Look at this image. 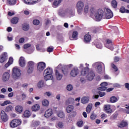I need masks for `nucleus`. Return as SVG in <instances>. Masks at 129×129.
Instances as JSON below:
<instances>
[{
  "mask_svg": "<svg viewBox=\"0 0 129 129\" xmlns=\"http://www.w3.org/2000/svg\"><path fill=\"white\" fill-rule=\"evenodd\" d=\"M91 18L94 19L96 22H100L102 19L104 20L107 19H111L113 17V13L109 9H107L105 13L101 9H99L97 11L95 8H92L90 9Z\"/></svg>",
  "mask_w": 129,
  "mask_h": 129,
  "instance_id": "1",
  "label": "nucleus"
},
{
  "mask_svg": "<svg viewBox=\"0 0 129 129\" xmlns=\"http://www.w3.org/2000/svg\"><path fill=\"white\" fill-rule=\"evenodd\" d=\"M58 16L61 18H68V17H74L75 12L71 9H66L63 12H58Z\"/></svg>",
  "mask_w": 129,
  "mask_h": 129,
  "instance_id": "2",
  "label": "nucleus"
},
{
  "mask_svg": "<svg viewBox=\"0 0 129 129\" xmlns=\"http://www.w3.org/2000/svg\"><path fill=\"white\" fill-rule=\"evenodd\" d=\"M92 67H93V68H95L97 73L99 74H101L102 72V67H103L104 69L105 68L104 63L101 62H96L92 64Z\"/></svg>",
  "mask_w": 129,
  "mask_h": 129,
  "instance_id": "3",
  "label": "nucleus"
},
{
  "mask_svg": "<svg viewBox=\"0 0 129 129\" xmlns=\"http://www.w3.org/2000/svg\"><path fill=\"white\" fill-rule=\"evenodd\" d=\"M62 69H63V67L62 64H59L55 69V76L57 80H61L62 77H63V75L61 74V71L62 72Z\"/></svg>",
  "mask_w": 129,
  "mask_h": 129,
  "instance_id": "4",
  "label": "nucleus"
},
{
  "mask_svg": "<svg viewBox=\"0 0 129 129\" xmlns=\"http://www.w3.org/2000/svg\"><path fill=\"white\" fill-rule=\"evenodd\" d=\"M22 74L21 73V70L18 68H14L13 69L12 72V78L14 80H17V79H20Z\"/></svg>",
  "mask_w": 129,
  "mask_h": 129,
  "instance_id": "5",
  "label": "nucleus"
},
{
  "mask_svg": "<svg viewBox=\"0 0 129 129\" xmlns=\"http://www.w3.org/2000/svg\"><path fill=\"white\" fill-rule=\"evenodd\" d=\"M76 7L77 9L78 14H79V15H81L83 11V8H84V3L82 1H79Z\"/></svg>",
  "mask_w": 129,
  "mask_h": 129,
  "instance_id": "6",
  "label": "nucleus"
},
{
  "mask_svg": "<svg viewBox=\"0 0 129 129\" xmlns=\"http://www.w3.org/2000/svg\"><path fill=\"white\" fill-rule=\"evenodd\" d=\"M22 123V122L21 121V120L18 119H13L11 121V122L10 123L11 127L14 128V127H17V126H19L20 124Z\"/></svg>",
  "mask_w": 129,
  "mask_h": 129,
  "instance_id": "7",
  "label": "nucleus"
},
{
  "mask_svg": "<svg viewBox=\"0 0 129 129\" xmlns=\"http://www.w3.org/2000/svg\"><path fill=\"white\" fill-rule=\"evenodd\" d=\"M1 118L4 122H7L9 120V116H8V114L4 110L1 112Z\"/></svg>",
  "mask_w": 129,
  "mask_h": 129,
  "instance_id": "8",
  "label": "nucleus"
},
{
  "mask_svg": "<svg viewBox=\"0 0 129 129\" xmlns=\"http://www.w3.org/2000/svg\"><path fill=\"white\" fill-rule=\"evenodd\" d=\"M86 65L87 67L86 68H83L81 71V75L82 76H85V75L89 72V64L86 63Z\"/></svg>",
  "mask_w": 129,
  "mask_h": 129,
  "instance_id": "9",
  "label": "nucleus"
},
{
  "mask_svg": "<svg viewBox=\"0 0 129 129\" xmlns=\"http://www.w3.org/2000/svg\"><path fill=\"white\" fill-rule=\"evenodd\" d=\"M105 47L109 49L111 51H113V44H112V41L111 40H106V43L105 44Z\"/></svg>",
  "mask_w": 129,
  "mask_h": 129,
  "instance_id": "10",
  "label": "nucleus"
},
{
  "mask_svg": "<svg viewBox=\"0 0 129 129\" xmlns=\"http://www.w3.org/2000/svg\"><path fill=\"white\" fill-rule=\"evenodd\" d=\"M11 75L10 73L6 72H5L2 76V80L4 82H7V81H9L10 79V77Z\"/></svg>",
  "mask_w": 129,
  "mask_h": 129,
  "instance_id": "11",
  "label": "nucleus"
},
{
  "mask_svg": "<svg viewBox=\"0 0 129 129\" xmlns=\"http://www.w3.org/2000/svg\"><path fill=\"white\" fill-rule=\"evenodd\" d=\"M46 67V63L44 62H40L38 63L37 70L40 72H42Z\"/></svg>",
  "mask_w": 129,
  "mask_h": 129,
  "instance_id": "12",
  "label": "nucleus"
},
{
  "mask_svg": "<svg viewBox=\"0 0 129 129\" xmlns=\"http://www.w3.org/2000/svg\"><path fill=\"white\" fill-rule=\"evenodd\" d=\"M8 59V53L7 52H3L0 58V63H4L5 61H7Z\"/></svg>",
  "mask_w": 129,
  "mask_h": 129,
  "instance_id": "13",
  "label": "nucleus"
},
{
  "mask_svg": "<svg viewBox=\"0 0 129 129\" xmlns=\"http://www.w3.org/2000/svg\"><path fill=\"white\" fill-rule=\"evenodd\" d=\"M72 66H73V64H70L69 65L64 66L62 67L63 69H61L62 73L64 75H66V74H67V73H68V69L69 68H71V67H72Z\"/></svg>",
  "mask_w": 129,
  "mask_h": 129,
  "instance_id": "14",
  "label": "nucleus"
},
{
  "mask_svg": "<svg viewBox=\"0 0 129 129\" xmlns=\"http://www.w3.org/2000/svg\"><path fill=\"white\" fill-rule=\"evenodd\" d=\"M94 77H95V74L93 71H91L87 75V78L90 81L93 80Z\"/></svg>",
  "mask_w": 129,
  "mask_h": 129,
  "instance_id": "15",
  "label": "nucleus"
},
{
  "mask_svg": "<svg viewBox=\"0 0 129 129\" xmlns=\"http://www.w3.org/2000/svg\"><path fill=\"white\" fill-rule=\"evenodd\" d=\"M107 85H108V84H107V82H104L101 83V87H99L98 88L99 90H101V91H105V90H106V89H107V87H106Z\"/></svg>",
  "mask_w": 129,
  "mask_h": 129,
  "instance_id": "16",
  "label": "nucleus"
},
{
  "mask_svg": "<svg viewBox=\"0 0 129 129\" xmlns=\"http://www.w3.org/2000/svg\"><path fill=\"white\" fill-rule=\"evenodd\" d=\"M70 74L72 77H75L76 76H77L78 74H79V70H78L77 68H74L71 71Z\"/></svg>",
  "mask_w": 129,
  "mask_h": 129,
  "instance_id": "17",
  "label": "nucleus"
},
{
  "mask_svg": "<svg viewBox=\"0 0 129 129\" xmlns=\"http://www.w3.org/2000/svg\"><path fill=\"white\" fill-rule=\"evenodd\" d=\"M104 109L106 111L107 113H111V112H112V109H111V106L109 104L104 105Z\"/></svg>",
  "mask_w": 129,
  "mask_h": 129,
  "instance_id": "18",
  "label": "nucleus"
},
{
  "mask_svg": "<svg viewBox=\"0 0 129 129\" xmlns=\"http://www.w3.org/2000/svg\"><path fill=\"white\" fill-rule=\"evenodd\" d=\"M78 39V32L77 31H74L72 36H70V40L71 41H75Z\"/></svg>",
  "mask_w": 129,
  "mask_h": 129,
  "instance_id": "19",
  "label": "nucleus"
},
{
  "mask_svg": "<svg viewBox=\"0 0 129 129\" xmlns=\"http://www.w3.org/2000/svg\"><path fill=\"white\" fill-rule=\"evenodd\" d=\"M98 95H94L93 96V99H98V97H103L106 94L105 92H98Z\"/></svg>",
  "mask_w": 129,
  "mask_h": 129,
  "instance_id": "20",
  "label": "nucleus"
},
{
  "mask_svg": "<svg viewBox=\"0 0 129 129\" xmlns=\"http://www.w3.org/2000/svg\"><path fill=\"white\" fill-rule=\"evenodd\" d=\"M128 123L127 121L122 120L119 124H118V126L120 128H123V127H126Z\"/></svg>",
  "mask_w": 129,
  "mask_h": 129,
  "instance_id": "21",
  "label": "nucleus"
},
{
  "mask_svg": "<svg viewBox=\"0 0 129 129\" xmlns=\"http://www.w3.org/2000/svg\"><path fill=\"white\" fill-rule=\"evenodd\" d=\"M19 65L21 67H25L26 66V60L23 56L20 57L19 59Z\"/></svg>",
  "mask_w": 129,
  "mask_h": 129,
  "instance_id": "22",
  "label": "nucleus"
},
{
  "mask_svg": "<svg viewBox=\"0 0 129 129\" xmlns=\"http://www.w3.org/2000/svg\"><path fill=\"white\" fill-rule=\"evenodd\" d=\"M53 115V110L51 109H48L46 110L44 114L45 117H50Z\"/></svg>",
  "mask_w": 129,
  "mask_h": 129,
  "instance_id": "23",
  "label": "nucleus"
},
{
  "mask_svg": "<svg viewBox=\"0 0 129 129\" xmlns=\"http://www.w3.org/2000/svg\"><path fill=\"white\" fill-rule=\"evenodd\" d=\"M44 79L45 81L48 80H52V79H53V75L50 74H45Z\"/></svg>",
  "mask_w": 129,
  "mask_h": 129,
  "instance_id": "24",
  "label": "nucleus"
},
{
  "mask_svg": "<svg viewBox=\"0 0 129 129\" xmlns=\"http://www.w3.org/2000/svg\"><path fill=\"white\" fill-rule=\"evenodd\" d=\"M91 40V35L89 34H86L85 35L84 42L85 43H89Z\"/></svg>",
  "mask_w": 129,
  "mask_h": 129,
  "instance_id": "25",
  "label": "nucleus"
},
{
  "mask_svg": "<svg viewBox=\"0 0 129 129\" xmlns=\"http://www.w3.org/2000/svg\"><path fill=\"white\" fill-rule=\"evenodd\" d=\"M61 3H62V0H55L52 4V6L53 8H57Z\"/></svg>",
  "mask_w": 129,
  "mask_h": 129,
  "instance_id": "26",
  "label": "nucleus"
},
{
  "mask_svg": "<svg viewBox=\"0 0 129 129\" xmlns=\"http://www.w3.org/2000/svg\"><path fill=\"white\" fill-rule=\"evenodd\" d=\"M44 74H53V69L50 68H47L44 71Z\"/></svg>",
  "mask_w": 129,
  "mask_h": 129,
  "instance_id": "27",
  "label": "nucleus"
},
{
  "mask_svg": "<svg viewBox=\"0 0 129 129\" xmlns=\"http://www.w3.org/2000/svg\"><path fill=\"white\" fill-rule=\"evenodd\" d=\"M120 13H121V14H124V13H126V14H129V10L125 9V8L124 7L122 6L119 9Z\"/></svg>",
  "mask_w": 129,
  "mask_h": 129,
  "instance_id": "28",
  "label": "nucleus"
},
{
  "mask_svg": "<svg viewBox=\"0 0 129 129\" xmlns=\"http://www.w3.org/2000/svg\"><path fill=\"white\" fill-rule=\"evenodd\" d=\"M75 100L72 98H69L66 102L67 105H69V104H73L74 103Z\"/></svg>",
  "mask_w": 129,
  "mask_h": 129,
  "instance_id": "29",
  "label": "nucleus"
},
{
  "mask_svg": "<svg viewBox=\"0 0 129 129\" xmlns=\"http://www.w3.org/2000/svg\"><path fill=\"white\" fill-rule=\"evenodd\" d=\"M73 109H74V106L73 105H69L66 108L67 112L70 113V112L73 111Z\"/></svg>",
  "mask_w": 129,
  "mask_h": 129,
  "instance_id": "30",
  "label": "nucleus"
},
{
  "mask_svg": "<svg viewBox=\"0 0 129 129\" xmlns=\"http://www.w3.org/2000/svg\"><path fill=\"white\" fill-rule=\"evenodd\" d=\"M88 101H89V97H84L81 99V102L84 104L88 103Z\"/></svg>",
  "mask_w": 129,
  "mask_h": 129,
  "instance_id": "31",
  "label": "nucleus"
},
{
  "mask_svg": "<svg viewBox=\"0 0 129 129\" xmlns=\"http://www.w3.org/2000/svg\"><path fill=\"white\" fill-rule=\"evenodd\" d=\"M92 109V104L90 103L86 107V111L87 113H90V111Z\"/></svg>",
  "mask_w": 129,
  "mask_h": 129,
  "instance_id": "32",
  "label": "nucleus"
},
{
  "mask_svg": "<svg viewBox=\"0 0 129 129\" xmlns=\"http://www.w3.org/2000/svg\"><path fill=\"white\" fill-rule=\"evenodd\" d=\"M29 28V24L24 23L22 25V30H23V31H28Z\"/></svg>",
  "mask_w": 129,
  "mask_h": 129,
  "instance_id": "33",
  "label": "nucleus"
},
{
  "mask_svg": "<svg viewBox=\"0 0 129 129\" xmlns=\"http://www.w3.org/2000/svg\"><path fill=\"white\" fill-rule=\"evenodd\" d=\"M32 109L33 111H37V110H39L40 109V105L35 104L32 106Z\"/></svg>",
  "mask_w": 129,
  "mask_h": 129,
  "instance_id": "34",
  "label": "nucleus"
},
{
  "mask_svg": "<svg viewBox=\"0 0 129 129\" xmlns=\"http://www.w3.org/2000/svg\"><path fill=\"white\" fill-rule=\"evenodd\" d=\"M42 104L43 106H45L46 107H47V106H49V101H48V100L47 99H44L42 101Z\"/></svg>",
  "mask_w": 129,
  "mask_h": 129,
  "instance_id": "35",
  "label": "nucleus"
},
{
  "mask_svg": "<svg viewBox=\"0 0 129 129\" xmlns=\"http://www.w3.org/2000/svg\"><path fill=\"white\" fill-rule=\"evenodd\" d=\"M57 116L60 118H64L65 117V114L63 111H59L57 113Z\"/></svg>",
  "mask_w": 129,
  "mask_h": 129,
  "instance_id": "36",
  "label": "nucleus"
},
{
  "mask_svg": "<svg viewBox=\"0 0 129 129\" xmlns=\"http://www.w3.org/2000/svg\"><path fill=\"white\" fill-rule=\"evenodd\" d=\"M15 109L16 111L21 113V112H23V107L22 106H17L15 107Z\"/></svg>",
  "mask_w": 129,
  "mask_h": 129,
  "instance_id": "37",
  "label": "nucleus"
},
{
  "mask_svg": "<svg viewBox=\"0 0 129 129\" xmlns=\"http://www.w3.org/2000/svg\"><path fill=\"white\" fill-rule=\"evenodd\" d=\"M118 100V99L115 96H112L110 98V102H111L112 103H114L115 102H116V101H117Z\"/></svg>",
  "mask_w": 129,
  "mask_h": 129,
  "instance_id": "38",
  "label": "nucleus"
},
{
  "mask_svg": "<svg viewBox=\"0 0 129 129\" xmlns=\"http://www.w3.org/2000/svg\"><path fill=\"white\" fill-rule=\"evenodd\" d=\"M31 116V112H30V111L29 110H26L25 111L24 113V117H30V116Z\"/></svg>",
  "mask_w": 129,
  "mask_h": 129,
  "instance_id": "39",
  "label": "nucleus"
},
{
  "mask_svg": "<svg viewBox=\"0 0 129 129\" xmlns=\"http://www.w3.org/2000/svg\"><path fill=\"white\" fill-rule=\"evenodd\" d=\"M7 3L10 6H14V5H16L17 0H7Z\"/></svg>",
  "mask_w": 129,
  "mask_h": 129,
  "instance_id": "40",
  "label": "nucleus"
},
{
  "mask_svg": "<svg viewBox=\"0 0 129 129\" xmlns=\"http://www.w3.org/2000/svg\"><path fill=\"white\" fill-rule=\"evenodd\" d=\"M18 22H19V18L18 17H14L11 20L12 24H18Z\"/></svg>",
  "mask_w": 129,
  "mask_h": 129,
  "instance_id": "41",
  "label": "nucleus"
},
{
  "mask_svg": "<svg viewBox=\"0 0 129 129\" xmlns=\"http://www.w3.org/2000/svg\"><path fill=\"white\" fill-rule=\"evenodd\" d=\"M111 5L114 9H116L117 8V2H116V0H113L111 2Z\"/></svg>",
  "mask_w": 129,
  "mask_h": 129,
  "instance_id": "42",
  "label": "nucleus"
},
{
  "mask_svg": "<svg viewBox=\"0 0 129 129\" xmlns=\"http://www.w3.org/2000/svg\"><path fill=\"white\" fill-rule=\"evenodd\" d=\"M63 126H64V123H63V122H58L57 124H56V127L62 128Z\"/></svg>",
  "mask_w": 129,
  "mask_h": 129,
  "instance_id": "43",
  "label": "nucleus"
},
{
  "mask_svg": "<svg viewBox=\"0 0 129 129\" xmlns=\"http://www.w3.org/2000/svg\"><path fill=\"white\" fill-rule=\"evenodd\" d=\"M38 88H42L44 87V81H40L37 85Z\"/></svg>",
  "mask_w": 129,
  "mask_h": 129,
  "instance_id": "44",
  "label": "nucleus"
},
{
  "mask_svg": "<svg viewBox=\"0 0 129 129\" xmlns=\"http://www.w3.org/2000/svg\"><path fill=\"white\" fill-rule=\"evenodd\" d=\"M12 110L13 106H12V105H9L6 108L5 111L6 112H9V111H12Z\"/></svg>",
  "mask_w": 129,
  "mask_h": 129,
  "instance_id": "45",
  "label": "nucleus"
},
{
  "mask_svg": "<svg viewBox=\"0 0 129 129\" xmlns=\"http://www.w3.org/2000/svg\"><path fill=\"white\" fill-rule=\"evenodd\" d=\"M111 67H112L114 72H117V71H118V68H117V67H116V66H115L114 64L111 63Z\"/></svg>",
  "mask_w": 129,
  "mask_h": 129,
  "instance_id": "46",
  "label": "nucleus"
},
{
  "mask_svg": "<svg viewBox=\"0 0 129 129\" xmlns=\"http://www.w3.org/2000/svg\"><path fill=\"white\" fill-rule=\"evenodd\" d=\"M125 108L123 109V111L124 112H125L126 113L129 114V104L128 105H125Z\"/></svg>",
  "mask_w": 129,
  "mask_h": 129,
  "instance_id": "47",
  "label": "nucleus"
},
{
  "mask_svg": "<svg viewBox=\"0 0 129 129\" xmlns=\"http://www.w3.org/2000/svg\"><path fill=\"white\" fill-rule=\"evenodd\" d=\"M33 71H34V68L28 67V69L27 70V73L28 74H31V73H33Z\"/></svg>",
  "mask_w": 129,
  "mask_h": 129,
  "instance_id": "48",
  "label": "nucleus"
},
{
  "mask_svg": "<svg viewBox=\"0 0 129 129\" xmlns=\"http://www.w3.org/2000/svg\"><path fill=\"white\" fill-rule=\"evenodd\" d=\"M67 90H68V91H71V90H72V89H73V86H72V85H71V84H69L67 86Z\"/></svg>",
  "mask_w": 129,
  "mask_h": 129,
  "instance_id": "49",
  "label": "nucleus"
},
{
  "mask_svg": "<svg viewBox=\"0 0 129 129\" xmlns=\"http://www.w3.org/2000/svg\"><path fill=\"white\" fill-rule=\"evenodd\" d=\"M95 45L98 49H102V44L100 42H98Z\"/></svg>",
  "mask_w": 129,
  "mask_h": 129,
  "instance_id": "50",
  "label": "nucleus"
},
{
  "mask_svg": "<svg viewBox=\"0 0 129 129\" xmlns=\"http://www.w3.org/2000/svg\"><path fill=\"white\" fill-rule=\"evenodd\" d=\"M23 2L26 5H32L31 0H23Z\"/></svg>",
  "mask_w": 129,
  "mask_h": 129,
  "instance_id": "51",
  "label": "nucleus"
},
{
  "mask_svg": "<svg viewBox=\"0 0 129 129\" xmlns=\"http://www.w3.org/2000/svg\"><path fill=\"white\" fill-rule=\"evenodd\" d=\"M53 50H54V47L53 46H49L47 48V52H48L49 53H51L53 52Z\"/></svg>",
  "mask_w": 129,
  "mask_h": 129,
  "instance_id": "52",
  "label": "nucleus"
},
{
  "mask_svg": "<svg viewBox=\"0 0 129 129\" xmlns=\"http://www.w3.org/2000/svg\"><path fill=\"white\" fill-rule=\"evenodd\" d=\"M97 116V115L94 113H92L91 116H90V118L91 119H92V120H94V119H95V118H96V117Z\"/></svg>",
  "mask_w": 129,
  "mask_h": 129,
  "instance_id": "53",
  "label": "nucleus"
},
{
  "mask_svg": "<svg viewBox=\"0 0 129 129\" xmlns=\"http://www.w3.org/2000/svg\"><path fill=\"white\" fill-rule=\"evenodd\" d=\"M34 50H35V48L32 47L29 50H27L26 52L28 54H32V53L34 52Z\"/></svg>",
  "mask_w": 129,
  "mask_h": 129,
  "instance_id": "54",
  "label": "nucleus"
},
{
  "mask_svg": "<svg viewBox=\"0 0 129 129\" xmlns=\"http://www.w3.org/2000/svg\"><path fill=\"white\" fill-rule=\"evenodd\" d=\"M11 103V101L7 100L4 101V103H2L1 104L2 106H5V105H7V104H10Z\"/></svg>",
  "mask_w": 129,
  "mask_h": 129,
  "instance_id": "55",
  "label": "nucleus"
},
{
  "mask_svg": "<svg viewBox=\"0 0 129 129\" xmlns=\"http://www.w3.org/2000/svg\"><path fill=\"white\" fill-rule=\"evenodd\" d=\"M89 10V6H88V5L86 6L84 9V13H85L86 14H87V13H88Z\"/></svg>",
  "mask_w": 129,
  "mask_h": 129,
  "instance_id": "56",
  "label": "nucleus"
},
{
  "mask_svg": "<svg viewBox=\"0 0 129 129\" xmlns=\"http://www.w3.org/2000/svg\"><path fill=\"white\" fill-rule=\"evenodd\" d=\"M77 124L78 126H79V127H82V126H83V121H78Z\"/></svg>",
  "mask_w": 129,
  "mask_h": 129,
  "instance_id": "57",
  "label": "nucleus"
},
{
  "mask_svg": "<svg viewBox=\"0 0 129 129\" xmlns=\"http://www.w3.org/2000/svg\"><path fill=\"white\" fill-rule=\"evenodd\" d=\"M33 23L35 26H38V25H39L40 24V21L39 20H34L33 21Z\"/></svg>",
  "mask_w": 129,
  "mask_h": 129,
  "instance_id": "58",
  "label": "nucleus"
},
{
  "mask_svg": "<svg viewBox=\"0 0 129 129\" xmlns=\"http://www.w3.org/2000/svg\"><path fill=\"white\" fill-rule=\"evenodd\" d=\"M28 67H32V68H34V62H33V61H30L28 62Z\"/></svg>",
  "mask_w": 129,
  "mask_h": 129,
  "instance_id": "59",
  "label": "nucleus"
},
{
  "mask_svg": "<svg viewBox=\"0 0 129 129\" xmlns=\"http://www.w3.org/2000/svg\"><path fill=\"white\" fill-rule=\"evenodd\" d=\"M13 62H14V58L13 57H10L8 62L10 64V65H12V64H13Z\"/></svg>",
  "mask_w": 129,
  "mask_h": 129,
  "instance_id": "60",
  "label": "nucleus"
},
{
  "mask_svg": "<svg viewBox=\"0 0 129 129\" xmlns=\"http://www.w3.org/2000/svg\"><path fill=\"white\" fill-rule=\"evenodd\" d=\"M31 47V44H26L24 45V49H28V48H30Z\"/></svg>",
  "mask_w": 129,
  "mask_h": 129,
  "instance_id": "61",
  "label": "nucleus"
},
{
  "mask_svg": "<svg viewBox=\"0 0 129 129\" xmlns=\"http://www.w3.org/2000/svg\"><path fill=\"white\" fill-rule=\"evenodd\" d=\"M39 2V0H31V5H36L37 3Z\"/></svg>",
  "mask_w": 129,
  "mask_h": 129,
  "instance_id": "62",
  "label": "nucleus"
},
{
  "mask_svg": "<svg viewBox=\"0 0 129 129\" xmlns=\"http://www.w3.org/2000/svg\"><path fill=\"white\" fill-rule=\"evenodd\" d=\"M33 124L35 126H38L40 124V121H35L34 122Z\"/></svg>",
  "mask_w": 129,
  "mask_h": 129,
  "instance_id": "63",
  "label": "nucleus"
},
{
  "mask_svg": "<svg viewBox=\"0 0 129 129\" xmlns=\"http://www.w3.org/2000/svg\"><path fill=\"white\" fill-rule=\"evenodd\" d=\"M19 43H23L25 42V38H23V37H22L20 39H19Z\"/></svg>",
  "mask_w": 129,
  "mask_h": 129,
  "instance_id": "64",
  "label": "nucleus"
}]
</instances>
